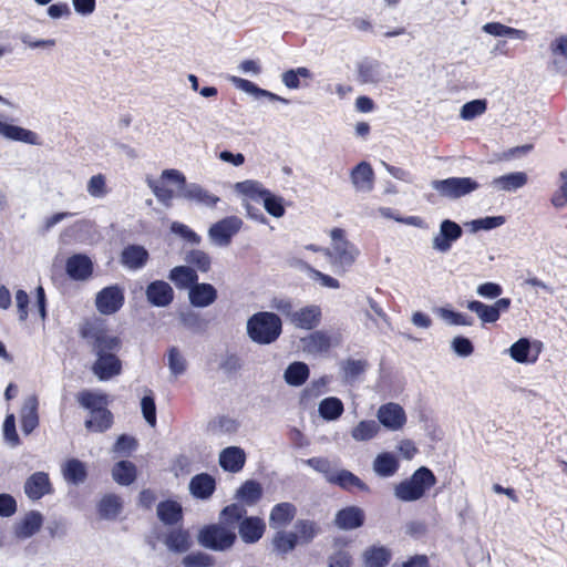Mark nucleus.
Listing matches in <instances>:
<instances>
[{"instance_id":"nucleus-1","label":"nucleus","mask_w":567,"mask_h":567,"mask_svg":"<svg viewBox=\"0 0 567 567\" xmlns=\"http://www.w3.org/2000/svg\"><path fill=\"white\" fill-rule=\"evenodd\" d=\"M79 336L96 357L92 372L100 381H106L121 374L122 362L116 355L121 348V339L109 333L103 319L91 317L83 320L79 327Z\"/></svg>"},{"instance_id":"nucleus-2","label":"nucleus","mask_w":567,"mask_h":567,"mask_svg":"<svg viewBox=\"0 0 567 567\" xmlns=\"http://www.w3.org/2000/svg\"><path fill=\"white\" fill-rule=\"evenodd\" d=\"M249 339L257 344H271L282 332V322L278 315L270 311H259L250 316L246 323Z\"/></svg>"},{"instance_id":"nucleus-3","label":"nucleus","mask_w":567,"mask_h":567,"mask_svg":"<svg viewBox=\"0 0 567 567\" xmlns=\"http://www.w3.org/2000/svg\"><path fill=\"white\" fill-rule=\"evenodd\" d=\"M435 484L434 473L429 467L421 466L409 478L395 485L394 496L401 502H415Z\"/></svg>"},{"instance_id":"nucleus-4","label":"nucleus","mask_w":567,"mask_h":567,"mask_svg":"<svg viewBox=\"0 0 567 567\" xmlns=\"http://www.w3.org/2000/svg\"><path fill=\"white\" fill-rule=\"evenodd\" d=\"M235 190L251 200H262L266 212L276 218L285 215L286 210L282 198L266 189L262 184L257 181L247 179L238 182L235 184Z\"/></svg>"},{"instance_id":"nucleus-5","label":"nucleus","mask_w":567,"mask_h":567,"mask_svg":"<svg viewBox=\"0 0 567 567\" xmlns=\"http://www.w3.org/2000/svg\"><path fill=\"white\" fill-rule=\"evenodd\" d=\"M235 540V532L224 524L206 525L197 535V542L200 546L215 551L229 549Z\"/></svg>"},{"instance_id":"nucleus-6","label":"nucleus","mask_w":567,"mask_h":567,"mask_svg":"<svg viewBox=\"0 0 567 567\" xmlns=\"http://www.w3.org/2000/svg\"><path fill=\"white\" fill-rule=\"evenodd\" d=\"M332 246L327 250V255L332 260L333 265L347 270L351 267L358 255V248L344 237V230L341 228H333L331 230Z\"/></svg>"},{"instance_id":"nucleus-7","label":"nucleus","mask_w":567,"mask_h":567,"mask_svg":"<svg viewBox=\"0 0 567 567\" xmlns=\"http://www.w3.org/2000/svg\"><path fill=\"white\" fill-rule=\"evenodd\" d=\"M431 186L441 196L449 199H457L480 188V184L471 177H449L434 179Z\"/></svg>"},{"instance_id":"nucleus-8","label":"nucleus","mask_w":567,"mask_h":567,"mask_svg":"<svg viewBox=\"0 0 567 567\" xmlns=\"http://www.w3.org/2000/svg\"><path fill=\"white\" fill-rule=\"evenodd\" d=\"M125 302V290L114 284L102 288L94 299V305L100 315L112 316L118 312Z\"/></svg>"},{"instance_id":"nucleus-9","label":"nucleus","mask_w":567,"mask_h":567,"mask_svg":"<svg viewBox=\"0 0 567 567\" xmlns=\"http://www.w3.org/2000/svg\"><path fill=\"white\" fill-rule=\"evenodd\" d=\"M244 223L237 216H227L214 223L207 231L210 243L217 247H228L233 237L236 236Z\"/></svg>"},{"instance_id":"nucleus-10","label":"nucleus","mask_w":567,"mask_h":567,"mask_svg":"<svg viewBox=\"0 0 567 567\" xmlns=\"http://www.w3.org/2000/svg\"><path fill=\"white\" fill-rule=\"evenodd\" d=\"M462 236L461 225L452 219H443L440 223L439 231L432 238V248L437 252L446 254Z\"/></svg>"},{"instance_id":"nucleus-11","label":"nucleus","mask_w":567,"mask_h":567,"mask_svg":"<svg viewBox=\"0 0 567 567\" xmlns=\"http://www.w3.org/2000/svg\"><path fill=\"white\" fill-rule=\"evenodd\" d=\"M93 261L85 254H75L66 259L65 271L68 276L76 281H85L93 274Z\"/></svg>"},{"instance_id":"nucleus-12","label":"nucleus","mask_w":567,"mask_h":567,"mask_svg":"<svg viewBox=\"0 0 567 567\" xmlns=\"http://www.w3.org/2000/svg\"><path fill=\"white\" fill-rule=\"evenodd\" d=\"M357 76L362 84H378L384 78V65L379 60L364 58L357 63Z\"/></svg>"},{"instance_id":"nucleus-13","label":"nucleus","mask_w":567,"mask_h":567,"mask_svg":"<svg viewBox=\"0 0 567 567\" xmlns=\"http://www.w3.org/2000/svg\"><path fill=\"white\" fill-rule=\"evenodd\" d=\"M321 318V308L317 305H309L295 310L291 313L290 323L297 329L312 330L320 324Z\"/></svg>"},{"instance_id":"nucleus-14","label":"nucleus","mask_w":567,"mask_h":567,"mask_svg":"<svg viewBox=\"0 0 567 567\" xmlns=\"http://www.w3.org/2000/svg\"><path fill=\"white\" fill-rule=\"evenodd\" d=\"M147 301L158 308L169 306L174 300V290L171 285L164 280L152 281L145 290Z\"/></svg>"},{"instance_id":"nucleus-15","label":"nucleus","mask_w":567,"mask_h":567,"mask_svg":"<svg viewBox=\"0 0 567 567\" xmlns=\"http://www.w3.org/2000/svg\"><path fill=\"white\" fill-rule=\"evenodd\" d=\"M379 422L389 430H400L406 422L404 410L396 403H386L378 410Z\"/></svg>"},{"instance_id":"nucleus-16","label":"nucleus","mask_w":567,"mask_h":567,"mask_svg":"<svg viewBox=\"0 0 567 567\" xmlns=\"http://www.w3.org/2000/svg\"><path fill=\"white\" fill-rule=\"evenodd\" d=\"M24 493L31 501H38L52 493V485L48 473L35 472L24 482Z\"/></svg>"},{"instance_id":"nucleus-17","label":"nucleus","mask_w":567,"mask_h":567,"mask_svg":"<svg viewBox=\"0 0 567 567\" xmlns=\"http://www.w3.org/2000/svg\"><path fill=\"white\" fill-rule=\"evenodd\" d=\"M364 512L358 506H347L337 512L334 525L341 530H352L364 524Z\"/></svg>"},{"instance_id":"nucleus-18","label":"nucleus","mask_w":567,"mask_h":567,"mask_svg":"<svg viewBox=\"0 0 567 567\" xmlns=\"http://www.w3.org/2000/svg\"><path fill=\"white\" fill-rule=\"evenodd\" d=\"M0 136L9 141L22 142L30 145H40L39 136L37 133L3 121L1 114Z\"/></svg>"},{"instance_id":"nucleus-19","label":"nucleus","mask_w":567,"mask_h":567,"mask_svg":"<svg viewBox=\"0 0 567 567\" xmlns=\"http://www.w3.org/2000/svg\"><path fill=\"white\" fill-rule=\"evenodd\" d=\"M350 179L358 193H369L373 189L374 172L368 162H360L352 168Z\"/></svg>"},{"instance_id":"nucleus-20","label":"nucleus","mask_w":567,"mask_h":567,"mask_svg":"<svg viewBox=\"0 0 567 567\" xmlns=\"http://www.w3.org/2000/svg\"><path fill=\"white\" fill-rule=\"evenodd\" d=\"M217 289L207 282H196L188 291V299L192 306L206 308L217 300Z\"/></svg>"},{"instance_id":"nucleus-21","label":"nucleus","mask_w":567,"mask_h":567,"mask_svg":"<svg viewBox=\"0 0 567 567\" xmlns=\"http://www.w3.org/2000/svg\"><path fill=\"white\" fill-rule=\"evenodd\" d=\"M150 254L141 245H128L124 247L120 256V262L130 270H140L148 261Z\"/></svg>"},{"instance_id":"nucleus-22","label":"nucleus","mask_w":567,"mask_h":567,"mask_svg":"<svg viewBox=\"0 0 567 567\" xmlns=\"http://www.w3.org/2000/svg\"><path fill=\"white\" fill-rule=\"evenodd\" d=\"M161 540L166 548L175 554L186 553L192 547V539L188 530L183 528H173L165 533Z\"/></svg>"},{"instance_id":"nucleus-23","label":"nucleus","mask_w":567,"mask_h":567,"mask_svg":"<svg viewBox=\"0 0 567 567\" xmlns=\"http://www.w3.org/2000/svg\"><path fill=\"white\" fill-rule=\"evenodd\" d=\"M179 196L187 200L195 202L210 208L215 207L220 202L218 196L210 194L208 190L196 183H189L188 185H185L181 189Z\"/></svg>"},{"instance_id":"nucleus-24","label":"nucleus","mask_w":567,"mask_h":567,"mask_svg":"<svg viewBox=\"0 0 567 567\" xmlns=\"http://www.w3.org/2000/svg\"><path fill=\"white\" fill-rule=\"evenodd\" d=\"M265 529V522L256 516L244 518L238 526L239 536L246 544L257 543L262 537Z\"/></svg>"},{"instance_id":"nucleus-25","label":"nucleus","mask_w":567,"mask_h":567,"mask_svg":"<svg viewBox=\"0 0 567 567\" xmlns=\"http://www.w3.org/2000/svg\"><path fill=\"white\" fill-rule=\"evenodd\" d=\"M38 399L35 395L28 396L20 412L21 429L25 435L31 434L39 425Z\"/></svg>"},{"instance_id":"nucleus-26","label":"nucleus","mask_w":567,"mask_h":567,"mask_svg":"<svg viewBox=\"0 0 567 567\" xmlns=\"http://www.w3.org/2000/svg\"><path fill=\"white\" fill-rule=\"evenodd\" d=\"M189 492L198 499H208L216 489V481L208 473H200L193 476L189 481Z\"/></svg>"},{"instance_id":"nucleus-27","label":"nucleus","mask_w":567,"mask_h":567,"mask_svg":"<svg viewBox=\"0 0 567 567\" xmlns=\"http://www.w3.org/2000/svg\"><path fill=\"white\" fill-rule=\"evenodd\" d=\"M527 182L528 176L525 172H514L493 178L491 185L496 190L514 193L523 188Z\"/></svg>"},{"instance_id":"nucleus-28","label":"nucleus","mask_w":567,"mask_h":567,"mask_svg":"<svg viewBox=\"0 0 567 567\" xmlns=\"http://www.w3.org/2000/svg\"><path fill=\"white\" fill-rule=\"evenodd\" d=\"M43 524V516L38 511H31L14 526V535L25 539L38 533Z\"/></svg>"},{"instance_id":"nucleus-29","label":"nucleus","mask_w":567,"mask_h":567,"mask_svg":"<svg viewBox=\"0 0 567 567\" xmlns=\"http://www.w3.org/2000/svg\"><path fill=\"white\" fill-rule=\"evenodd\" d=\"M245 461V452L237 446L226 447L219 455V465L221 468L231 473L239 472L244 467Z\"/></svg>"},{"instance_id":"nucleus-30","label":"nucleus","mask_w":567,"mask_h":567,"mask_svg":"<svg viewBox=\"0 0 567 567\" xmlns=\"http://www.w3.org/2000/svg\"><path fill=\"white\" fill-rule=\"evenodd\" d=\"M296 514L297 507L292 503H279L270 512L269 525L271 528H282L295 518Z\"/></svg>"},{"instance_id":"nucleus-31","label":"nucleus","mask_w":567,"mask_h":567,"mask_svg":"<svg viewBox=\"0 0 567 567\" xmlns=\"http://www.w3.org/2000/svg\"><path fill=\"white\" fill-rule=\"evenodd\" d=\"M231 83L238 89V90H241L248 94H251L254 95L256 99H259V97H267L268 100L270 101H278V102H281L284 104H288L289 101L285 97H281L270 91H267L265 89H261L259 87L258 85H256L254 82L249 81V80H246V79H241V78H237V76H233L230 79Z\"/></svg>"},{"instance_id":"nucleus-32","label":"nucleus","mask_w":567,"mask_h":567,"mask_svg":"<svg viewBox=\"0 0 567 567\" xmlns=\"http://www.w3.org/2000/svg\"><path fill=\"white\" fill-rule=\"evenodd\" d=\"M400 467L398 457L390 452H382L373 461L372 468L380 477L393 476Z\"/></svg>"},{"instance_id":"nucleus-33","label":"nucleus","mask_w":567,"mask_h":567,"mask_svg":"<svg viewBox=\"0 0 567 567\" xmlns=\"http://www.w3.org/2000/svg\"><path fill=\"white\" fill-rule=\"evenodd\" d=\"M168 279L175 284L178 289H190L198 281L196 270L190 266H176L171 269Z\"/></svg>"},{"instance_id":"nucleus-34","label":"nucleus","mask_w":567,"mask_h":567,"mask_svg":"<svg viewBox=\"0 0 567 567\" xmlns=\"http://www.w3.org/2000/svg\"><path fill=\"white\" fill-rule=\"evenodd\" d=\"M329 483L338 485L343 489L357 487L360 491L368 492V485L357 475L348 470H336L333 475L329 477Z\"/></svg>"},{"instance_id":"nucleus-35","label":"nucleus","mask_w":567,"mask_h":567,"mask_svg":"<svg viewBox=\"0 0 567 567\" xmlns=\"http://www.w3.org/2000/svg\"><path fill=\"white\" fill-rule=\"evenodd\" d=\"M113 423V414L106 408L90 412V417L84 425L87 431L102 433L109 430Z\"/></svg>"},{"instance_id":"nucleus-36","label":"nucleus","mask_w":567,"mask_h":567,"mask_svg":"<svg viewBox=\"0 0 567 567\" xmlns=\"http://www.w3.org/2000/svg\"><path fill=\"white\" fill-rule=\"evenodd\" d=\"M392 558V553L384 546H371L363 553L365 567H386Z\"/></svg>"},{"instance_id":"nucleus-37","label":"nucleus","mask_w":567,"mask_h":567,"mask_svg":"<svg viewBox=\"0 0 567 567\" xmlns=\"http://www.w3.org/2000/svg\"><path fill=\"white\" fill-rule=\"evenodd\" d=\"M309 374V367L305 362L295 361L286 368L284 380L288 385L300 386L308 380Z\"/></svg>"},{"instance_id":"nucleus-38","label":"nucleus","mask_w":567,"mask_h":567,"mask_svg":"<svg viewBox=\"0 0 567 567\" xmlns=\"http://www.w3.org/2000/svg\"><path fill=\"white\" fill-rule=\"evenodd\" d=\"M303 348L307 352L316 354L329 351L331 340L327 332L317 330L302 339Z\"/></svg>"},{"instance_id":"nucleus-39","label":"nucleus","mask_w":567,"mask_h":567,"mask_svg":"<svg viewBox=\"0 0 567 567\" xmlns=\"http://www.w3.org/2000/svg\"><path fill=\"white\" fill-rule=\"evenodd\" d=\"M157 516L165 525H175L183 518L182 506L175 501H164L157 505Z\"/></svg>"},{"instance_id":"nucleus-40","label":"nucleus","mask_w":567,"mask_h":567,"mask_svg":"<svg viewBox=\"0 0 567 567\" xmlns=\"http://www.w3.org/2000/svg\"><path fill=\"white\" fill-rule=\"evenodd\" d=\"M62 473L64 480L74 485L82 484L87 476L84 463L78 458L69 460L62 467Z\"/></svg>"},{"instance_id":"nucleus-41","label":"nucleus","mask_w":567,"mask_h":567,"mask_svg":"<svg viewBox=\"0 0 567 567\" xmlns=\"http://www.w3.org/2000/svg\"><path fill=\"white\" fill-rule=\"evenodd\" d=\"M97 511L103 519H115L122 511V501L115 494H107L102 497L97 505Z\"/></svg>"},{"instance_id":"nucleus-42","label":"nucleus","mask_w":567,"mask_h":567,"mask_svg":"<svg viewBox=\"0 0 567 567\" xmlns=\"http://www.w3.org/2000/svg\"><path fill=\"white\" fill-rule=\"evenodd\" d=\"M344 411L342 401L336 396L323 399L318 406L319 415L326 421L338 420Z\"/></svg>"},{"instance_id":"nucleus-43","label":"nucleus","mask_w":567,"mask_h":567,"mask_svg":"<svg viewBox=\"0 0 567 567\" xmlns=\"http://www.w3.org/2000/svg\"><path fill=\"white\" fill-rule=\"evenodd\" d=\"M112 476L120 485H131L136 478V466L130 461H120L114 465Z\"/></svg>"},{"instance_id":"nucleus-44","label":"nucleus","mask_w":567,"mask_h":567,"mask_svg":"<svg viewBox=\"0 0 567 567\" xmlns=\"http://www.w3.org/2000/svg\"><path fill=\"white\" fill-rule=\"evenodd\" d=\"M511 358L518 363H534L537 355L529 358L530 341L527 338H520L508 348Z\"/></svg>"},{"instance_id":"nucleus-45","label":"nucleus","mask_w":567,"mask_h":567,"mask_svg":"<svg viewBox=\"0 0 567 567\" xmlns=\"http://www.w3.org/2000/svg\"><path fill=\"white\" fill-rule=\"evenodd\" d=\"M298 544V536L296 533L279 530L272 538L274 550L285 555L293 550Z\"/></svg>"},{"instance_id":"nucleus-46","label":"nucleus","mask_w":567,"mask_h":567,"mask_svg":"<svg viewBox=\"0 0 567 567\" xmlns=\"http://www.w3.org/2000/svg\"><path fill=\"white\" fill-rule=\"evenodd\" d=\"M261 485L256 481L245 482L236 493V497L247 505L256 504L261 498Z\"/></svg>"},{"instance_id":"nucleus-47","label":"nucleus","mask_w":567,"mask_h":567,"mask_svg":"<svg viewBox=\"0 0 567 567\" xmlns=\"http://www.w3.org/2000/svg\"><path fill=\"white\" fill-rule=\"evenodd\" d=\"M466 308L476 313L482 323H494L498 320L497 310L493 305H486L478 300L468 301Z\"/></svg>"},{"instance_id":"nucleus-48","label":"nucleus","mask_w":567,"mask_h":567,"mask_svg":"<svg viewBox=\"0 0 567 567\" xmlns=\"http://www.w3.org/2000/svg\"><path fill=\"white\" fill-rule=\"evenodd\" d=\"M298 543L309 544L321 532L319 525L310 519H298L295 525Z\"/></svg>"},{"instance_id":"nucleus-49","label":"nucleus","mask_w":567,"mask_h":567,"mask_svg":"<svg viewBox=\"0 0 567 567\" xmlns=\"http://www.w3.org/2000/svg\"><path fill=\"white\" fill-rule=\"evenodd\" d=\"M380 430L379 424L373 420L360 421L351 431V436L358 442L373 439Z\"/></svg>"},{"instance_id":"nucleus-50","label":"nucleus","mask_w":567,"mask_h":567,"mask_svg":"<svg viewBox=\"0 0 567 567\" xmlns=\"http://www.w3.org/2000/svg\"><path fill=\"white\" fill-rule=\"evenodd\" d=\"M185 261L202 272H208L212 268L210 256L200 249H192L186 252Z\"/></svg>"},{"instance_id":"nucleus-51","label":"nucleus","mask_w":567,"mask_h":567,"mask_svg":"<svg viewBox=\"0 0 567 567\" xmlns=\"http://www.w3.org/2000/svg\"><path fill=\"white\" fill-rule=\"evenodd\" d=\"M368 362L365 360L348 359L341 364L343 378L346 382H354L361 374L365 372Z\"/></svg>"},{"instance_id":"nucleus-52","label":"nucleus","mask_w":567,"mask_h":567,"mask_svg":"<svg viewBox=\"0 0 567 567\" xmlns=\"http://www.w3.org/2000/svg\"><path fill=\"white\" fill-rule=\"evenodd\" d=\"M78 402L90 412L106 408V395L83 391L78 396Z\"/></svg>"},{"instance_id":"nucleus-53","label":"nucleus","mask_w":567,"mask_h":567,"mask_svg":"<svg viewBox=\"0 0 567 567\" xmlns=\"http://www.w3.org/2000/svg\"><path fill=\"white\" fill-rule=\"evenodd\" d=\"M312 76L309 69L300 66L297 69H290L281 74L282 83L291 90L300 87V78L310 79Z\"/></svg>"},{"instance_id":"nucleus-54","label":"nucleus","mask_w":567,"mask_h":567,"mask_svg":"<svg viewBox=\"0 0 567 567\" xmlns=\"http://www.w3.org/2000/svg\"><path fill=\"white\" fill-rule=\"evenodd\" d=\"M437 313L450 326H473L474 319L465 313L447 308H440Z\"/></svg>"},{"instance_id":"nucleus-55","label":"nucleus","mask_w":567,"mask_h":567,"mask_svg":"<svg viewBox=\"0 0 567 567\" xmlns=\"http://www.w3.org/2000/svg\"><path fill=\"white\" fill-rule=\"evenodd\" d=\"M181 323L193 332H203L206 328V321L198 312L194 310H186L179 313Z\"/></svg>"},{"instance_id":"nucleus-56","label":"nucleus","mask_w":567,"mask_h":567,"mask_svg":"<svg viewBox=\"0 0 567 567\" xmlns=\"http://www.w3.org/2000/svg\"><path fill=\"white\" fill-rule=\"evenodd\" d=\"M86 192L93 198H104L109 194L106 177L103 174L93 175L87 181Z\"/></svg>"},{"instance_id":"nucleus-57","label":"nucleus","mask_w":567,"mask_h":567,"mask_svg":"<svg viewBox=\"0 0 567 567\" xmlns=\"http://www.w3.org/2000/svg\"><path fill=\"white\" fill-rule=\"evenodd\" d=\"M486 109H487L486 100H481V99L473 100V101L465 103L462 106L460 116H461V118H463L465 121H471V120L482 115L483 113H485Z\"/></svg>"},{"instance_id":"nucleus-58","label":"nucleus","mask_w":567,"mask_h":567,"mask_svg":"<svg viewBox=\"0 0 567 567\" xmlns=\"http://www.w3.org/2000/svg\"><path fill=\"white\" fill-rule=\"evenodd\" d=\"M214 564V557L203 551L190 553L182 559L184 567H213Z\"/></svg>"},{"instance_id":"nucleus-59","label":"nucleus","mask_w":567,"mask_h":567,"mask_svg":"<svg viewBox=\"0 0 567 567\" xmlns=\"http://www.w3.org/2000/svg\"><path fill=\"white\" fill-rule=\"evenodd\" d=\"M246 514V509L239 504H230L220 512V519L224 524L234 527Z\"/></svg>"},{"instance_id":"nucleus-60","label":"nucleus","mask_w":567,"mask_h":567,"mask_svg":"<svg viewBox=\"0 0 567 567\" xmlns=\"http://www.w3.org/2000/svg\"><path fill=\"white\" fill-rule=\"evenodd\" d=\"M167 364H168L171 373L174 377H178L186 371V360L182 355L179 350L175 347H172L168 350Z\"/></svg>"},{"instance_id":"nucleus-61","label":"nucleus","mask_w":567,"mask_h":567,"mask_svg":"<svg viewBox=\"0 0 567 567\" xmlns=\"http://www.w3.org/2000/svg\"><path fill=\"white\" fill-rule=\"evenodd\" d=\"M141 410L147 424L154 427L156 425V405L152 391L142 398Z\"/></svg>"},{"instance_id":"nucleus-62","label":"nucleus","mask_w":567,"mask_h":567,"mask_svg":"<svg viewBox=\"0 0 567 567\" xmlns=\"http://www.w3.org/2000/svg\"><path fill=\"white\" fill-rule=\"evenodd\" d=\"M171 230L192 245L197 246L202 243V237L183 223L173 221L171 225Z\"/></svg>"},{"instance_id":"nucleus-63","label":"nucleus","mask_w":567,"mask_h":567,"mask_svg":"<svg viewBox=\"0 0 567 567\" xmlns=\"http://www.w3.org/2000/svg\"><path fill=\"white\" fill-rule=\"evenodd\" d=\"M148 186L159 203H162L165 207L172 206L174 192L171 188L155 181L148 182Z\"/></svg>"},{"instance_id":"nucleus-64","label":"nucleus","mask_w":567,"mask_h":567,"mask_svg":"<svg viewBox=\"0 0 567 567\" xmlns=\"http://www.w3.org/2000/svg\"><path fill=\"white\" fill-rule=\"evenodd\" d=\"M305 463L315 471L321 473L328 483L329 477L332 476L336 471L332 463L326 457H311L306 460Z\"/></svg>"}]
</instances>
